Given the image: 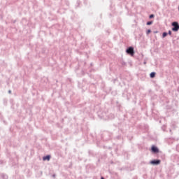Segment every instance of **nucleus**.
Listing matches in <instances>:
<instances>
[{"label": "nucleus", "instance_id": "obj_16", "mask_svg": "<svg viewBox=\"0 0 179 179\" xmlns=\"http://www.w3.org/2000/svg\"><path fill=\"white\" fill-rule=\"evenodd\" d=\"M154 33L155 34H157V33H159V31H154Z\"/></svg>", "mask_w": 179, "mask_h": 179}, {"label": "nucleus", "instance_id": "obj_9", "mask_svg": "<svg viewBox=\"0 0 179 179\" xmlns=\"http://www.w3.org/2000/svg\"><path fill=\"white\" fill-rule=\"evenodd\" d=\"M147 26H150L151 24H153V21H148L146 22Z\"/></svg>", "mask_w": 179, "mask_h": 179}, {"label": "nucleus", "instance_id": "obj_13", "mask_svg": "<svg viewBox=\"0 0 179 179\" xmlns=\"http://www.w3.org/2000/svg\"><path fill=\"white\" fill-rule=\"evenodd\" d=\"M168 34H169V36H171V34H172L171 30H169L168 31Z\"/></svg>", "mask_w": 179, "mask_h": 179}, {"label": "nucleus", "instance_id": "obj_4", "mask_svg": "<svg viewBox=\"0 0 179 179\" xmlns=\"http://www.w3.org/2000/svg\"><path fill=\"white\" fill-rule=\"evenodd\" d=\"M151 152L155 154L159 153V148H157L156 145H152L151 147Z\"/></svg>", "mask_w": 179, "mask_h": 179}, {"label": "nucleus", "instance_id": "obj_12", "mask_svg": "<svg viewBox=\"0 0 179 179\" xmlns=\"http://www.w3.org/2000/svg\"><path fill=\"white\" fill-rule=\"evenodd\" d=\"M121 64H122V66H127V63L125 62L122 61L121 62Z\"/></svg>", "mask_w": 179, "mask_h": 179}, {"label": "nucleus", "instance_id": "obj_11", "mask_svg": "<svg viewBox=\"0 0 179 179\" xmlns=\"http://www.w3.org/2000/svg\"><path fill=\"white\" fill-rule=\"evenodd\" d=\"M153 17H155V15L154 14H150L149 15V19H153Z\"/></svg>", "mask_w": 179, "mask_h": 179}, {"label": "nucleus", "instance_id": "obj_5", "mask_svg": "<svg viewBox=\"0 0 179 179\" xmlns=\"http://www.w3.org/2000/svg\"><path fill=\"white\" fill-rule=\"evenodd\" d=\"M50 159H51V155H46V156H43V162H45L46 160H47L48 162H50Z\"/></svg>", "mask_w": 179, "mask_h": 179}, {"label": "nucleus", "instance_id": "obj_19", "mask_svg": "<svg viewBox=\"0 0 179 179\" xmlns=\"http://www.w3.org/2000/svg\"><path fill=\"white\" fill-rule=\"evenodd\" d=\"M112 117H114V115H112Z\"/></svg>", "mask_w": 179, "mask_h": 179}, {"label": "nucleus", "instance_id": "obj_1", "mask_svg": "<svg viewBox=\"0 0 179 179\" xmlns=\"http://www.w3.org/2000/svg\"><path fill=\"white\" fill-rule=\"evenodd\" d=\"M126 52L129 55H131V57H134L135 55V50L134 49V47L130 46L126 49Z\"/></svg>", "mask_w": 179, "mask_h": 179}, {"label": "nucleus", "instance_id": "obj_8", "mask_svg": "<svg viewBox=\"0 0 179 179\" xmlns=\"http://www.w3.org/2000/svg\"><path fill=\"white\" fill-rule=\"evenodd\" d=\"M167 36H169V34L167 32L164 31L162 33V38L167 37Z\"/></svg>", "mask_w": 179, "mask_h": 179}, {"label": "nucleus", "instance_id": "obj_17", "mask_svg": "<svg viewBox=\"0 0 179 179\" xmlns=\"http://www.w3.org/2000/svg\"><path fill=\"white\" fill-rule=\"evenodd\" d=\"M101 179H105V178H104V177L101 176Z\"/></svg>", "mask_w": 179, "mask_h": 179}, {"label": "nucleus", "instance_id": "obj_15", "mask_svg": "<svg viewBox=\"0 0 179 179\" xmlns=\"http://www.w3.org/2000/svg\"><path fill=\"white\" fill-rule=\"evenodd\" d=\"M8 93L10 94V93H12V91L10 90H9Z\"/></svg>", "mask_w": 179, "mask_h": 179}, {"label": "nucleus", "instance_id": "obj_20", "mask_svg": "<svg viewBox=\"0 0 179 179\" xmlns=\"http://www.w3.org/2000/svg\"><path fill=\"white\" fill-rule=\"evenodd\" d=\"M78 2V3H79V1H77Z\"/></svg>", "mask_w": 179, "mask_h": 179}, {"label": "nucleus", "instance_id": "obj_14", "mask_svg": "<svg viewBox=\"0 0 179 179\" xmlns=\"http://www.w3.org/2000/svg\"><path fill=\"white\" fill-rule=\"evenodd\" d=\"M52 176L53 177V178H55V177H57V175L54 173Z\"/></svg>", "mask_w": 179, "mask_h": 179}, {"label": "nucleus", "instance_id": "obj_2", "mask_svg": "<svg viewBox=\"0 0 179 179\" xmlns=\"http://www.w3.org/2000/svg\"><path fill=\"white\" fill-rule=\"evenodd\" d=\"M172 31H178L179 30V24L178 22L174 21L171 23Z\"/></svg>", "mask_w": 179, "mask_h": 179}, {"label": "nucleus", "instance_id": "obj_7", "mask_svg": "<svg viewBox=\"0 0 179 179\" xmlns=\"http://www.w3.org/2000/svg\"><path fill=\"white\" fill-rule=\"evenodd\" d=\"M1 179H8V176H7L6 174L2 173V174L1 175Z\"/></svg>", "mask_w": 179, "mask_h": 179}, {"label": "nucleus", "instance_id": "obj_10", "mask_svg": "<svg viewBox=\"0 0 179 179\" xmlns=\"http://www.w3.org/2000/svg\"><path fill=\"white\" fill-rule=\"evenodd\" d=\"M150 33H152V30H151V29H148V30L146 31V34H147V36L149 35V34H150Z\"/></svg>", "mask_w": 179, "mask_h": 179}, {"label": "nucleus", "instance_id": "obj_6", "mask_svg": "<svg viewBox=\"0 0 179 179\" xmlns=\"http://www.w3.org/2000/svg\"><path fill=\"white\" fill-rule=\"evenodd\" d=\"M150 78H151V79H153V78H156V72H151L150 73Z\"/></svg>", "mask_w": 179, "mask_h": 179}, {"label": "nucleus", "instance_id": "obj_18", "mask_svg": "<svg viewBox=\"0 0 179 179\" xmlns=\"http://www.w3.org/2000/svg\"><path fill=\"white\" fill-rule=\"evenodd\" d=\"M143 64H144V65H146V62H144Z\"/></svg>", "mask_w": 179, "mask_h": 179}, {"label": "nucleus", "instance_id": "obj_3", "mask_svg": "<svg viewBox=\"0 0 179 179\" xmlns=\"http://www.w3.org/2000/svg\"><path fill=\"white\" fill-rule=\"evenodd\" d=\"M162 163V160L160 159H152L150 162V164H152V166H159Z\"/></svg>", "mask_w": 179, "mask_h": 179}]
</instances>
